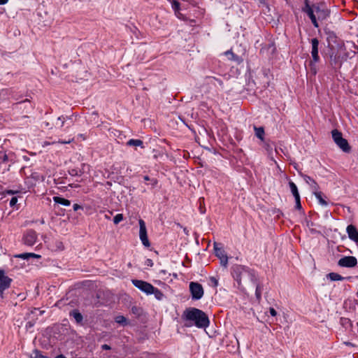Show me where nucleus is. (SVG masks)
<instances>
[{"label": "nucleus", "mask_w": 358, "mask_h": 358, "mask_svg": "<svg viewBox=\"0 0 358 358\" xmlns=\"http://www.w3.org/2000/svg\"><path fill=\"white\" fill-rule=\"evenodd\" d=\"M182 317L185 320V326L187 327L195 325L198 328L203 329L207 327L210 323L208 315L196 308L185 309Z\"/></svg>", "instance_id": "nucleus-1"}, {"label": "nucleus", "mask_w": 358, "mask_h": 358, "mask_svg": "<svg viewBox=\"0 0 358 358\" xmlns=\"http://www.w3.org/2000/svg\"><path fill=\"white\" fill-rule=\"evenodd\" d=\"M231 269L233 277L238 286L241 285V281L245 283H257V278L253 270L242 265H234Z\"/></svg>", "instance_id": "nucleus-2"}, {"label": "nucleus", "mask_w": 358, "mask_h": 358, "mask_svg": "<svg viewBox=\"0 0 358 358\" xmlns=\"http://www.w3.org/2000/svg\"><path fill=\"white\" fill-rule=\"evenodd\" d=\"M328 54L330 66L335 71L341 69L343 62L348 57V53L343 52V48L329 50Z\"/></svg>", "instance_id": "nucleus-3"}, {"label": "nucleus", "mask_w": 358, "mask_h": 358, "mask_svg": "<svg viewBox=\"0 0 358 358\" xmlns=\"http://www.w3.org/2000/svg\"><path fill=\"white\" fill-rule=\"evenodd\" d=\"M332 138L335 143L345 152L350 151V146L346 139L343 138L342 133L337 129L331 131Z\"/></svg>", "instance_id": "nucleus-4"}, {"label": "nucleus", "mask_w": 358, "mask_h": 358, "mask_svg": "<svg viewBox=\"0 0 358 358\" xmlns=\"http://www.w3.org/2000/svg\"><path fill=\"white\" fill-rule=\"evenodd\" d=\"M314 8L317 21H324L329 17L330 10L327 8L324 2L314 3Z\"/></svg>", "instance_id": "nucleus-5"}, {"label": "nucleus", "mask_w": 358, "mask_h": 358, "mask_svg": "<svg viewBox=\"0 0 358 358\" xmlns=\"http://www.w3.org/2000/svg\"><path fill=\"white\" fill-rule=\"evenodd\" d=\"M302 12L307 14V15L309 17V18L311 20L312 24L315 28L319 27V23L316 17V15L315 14V10L314 8V4L310 6L309 4L308 0H304V6L301 9Z\"/></svg>", "instance_id": "nucleus-6"}, {"label": "nucleus", "mask_w": 358, "mask_h": 358, "mask_svg": "<svg viewBox=\"0 0 358 358\" xmlns=\"http://www.w3.org/2000/svg\"><path fill=\"white\" fill-rule=\"evenodd\" d=\"M302 12L307 14V15L309 17V18L311 20L312 24L315 28L319 27V23L316 17V15L315 14V10L314 8V4L310 6L309 4L308 0H304V6L301 9Z\"/></svg>", "instance_id": "nucleus-7"}, {"label": "nucleus", "mask_w": 358, "mask_h": 358, "mask_svg": "<svg viewBox=\"0 0 358 358\" xmlns=\"http://www.w3.org/2000/svg\"><path fill=\"white\" fill-rule=\"evenodd\" d=\"M189 291L192 294V298L194 300L201 299L204 293L202 285L195 282H191L189 283Z\"/></svg>", "instance_id": "nucleus-8"}, {"label": "nucleus", "mask_w": 358, "mask_h": 358, "mask_svg": "<svg viewBox=\"0 0 358 358\" xmlns=\"http://www.w3.org/2000/svg\"><path fill=\"white\" fill-rule=\"evenodd\" d=\"M327 41L329 50L343 48L342 43L338 41V38L334 32H329L327 34Z\"/></svg>", "instance_id": "nucleus-9"}, {"label": "nucleus", "mask_w": 358, "mask_h": 358, "mask_svg": "<svg viewBox=\"0 0 358 358\" xmlns=\"http://www.w3.org/2000/svg\"><path fill=\"white\" fill-rule=\"evenodd\" d=\"M132 284L141 291L147 294H151L153 292V285L141 280H132Z\"/></svg>", "instance_id": "nucleus-10"}, {"label": "nucleus", "mask_w": 358, "mask_h": 358, "mask_svg": "<svg viewBox=\"0 0 358 358\" xmlns=\"http://www.w3.org/2000/svg\"><path fill=\"white\" fill-rule=\"evenodd\" d=\"M139 237L140 239L143 243V245L145 247H149L150 245V243L149 242L148 235H147V229L145 222L140 219L139 221Z\"/></svg>", "instance_id": "nucleus-11"}, {"label": "nucleus", "mask_w": 358, "mask_h": 358, "mask_svg": "<svg viewBox=\"0 0 358 358\" xmlns=\"http://www.w3.org/2000/svg\"><path fill=\"white\" fill-rule=\"evenodd\" d=\"M357 264V260L355 257L346 256L340 259L338 262V265L341 267L352 268Z\"/></svg>", "instance_id": "nucleus-12"}, {"label": "nucleus", "mask_w": 358, "mask_h": 358, "mask_svg": "<svg viewBox=\"0 0 358 358\" xmlns=\"http://www.w3.org/2000/svg\"><path fill=\"white\" fill-rule=\"evenodd\" d=\"M214 250L215 256L220 260L221 265L224 267H227L228 265V257L224 250L222 248H219L217 243H214Z\"/></svg>", "instance_id": "nucleus-13"}, {"label": "nucleus", "mask_w": 358, "mask_h": 358, "mask_svg": "<svg viewBox=\"0 0 358 358\" xmlns=\"http://www.w3.org/2000/svg\"><path fill=\"white\" fill-rule=\"evenodd\" d=\"M36 239V232L32 229L27 231L23 237L24 243L28 246L34 245Z\"/></svg>", "instance_id": "nucleus-14"}, {"label": "nucleus", "mask_w": 358, "mask_h": 358, "mask_svg": "<svg viewBox=\"0 0 358 358\" xmlns=\"http://www.w3.org/2000/svg\"><path fill=\"white\" fill-rule=\"evenodd\" d=\"M12 280L4 275L3 271L0 270V295L3 296V292L10 287Z\"/></svg>", "instance_id": "nucleus-15"}, {"label": "nucleus", "mask_w": 358, "mask_h": 358, "mask_svg": "<svg viewBox=\"0 0 358 358\" xmlns=\"http://www.w3.org/2000/svg\"><path fill=\"white\" fill-rule=\"evenodd\" d=\"M311 45H312V50H311V55L313 58V62L316 63L319 62L320 57L318 55V45H319V41L317 38H313L311 39Z\"/></svg>", "instance_id": "nucleus-16"}, {"label": "nucleus", "mask_w": 358, "mask_h": 358, "mask_svg": "<svg viewBox=\"0 0 358 358\" xmlns=\"http://www.w3.org/2000/svg\"><path fill=\"white\" fill-rule=\"evenodd\" d=\"M346 232L350 240L353 241L358 245V230L353 224H350L346 228Z\"/></svg>", "instance_id": "nucleus-17"}, {"label": "nucleus", "mask_w": 358, "mask_h": 358, "mask_svg": "<svg viewBox=\"0 0 358 358\" xmlns=\"http://www.w3.org/2000/svg\"><path fill=\"white\" fill-rule=\"evenodd\" d=\"M299 175L303 178L305 182L310 187L313 192L319 189L320 187L314 179H313L311 177L306 174H303L301 172H299Z\"/></svg>", "instance_id": "nucleus-18"}, {"label": "nucleus", "mask_w": 358, "mask_h": 358, "mask_svg": "<svg viewBox=\"0 0 358 358\" xmlns=\"http://www.w3.org/2000/svg\"><path fill=\"white\" fill-rule=\"evenodd\" d=\"M69 315L75 319L77 324H81L83 322V317L78 310H72L70 311Z\"/></svg>", "instance_id": "nucleus-19"}, {"label": "nucleus", "mask_w": 358, "mask_h": 358, "mask_svg": "<svg viewBox=\"0 0 358 358\" xmlns=\"http://www.w3.org/2000/svg\"><path fill=\"white\" fill-rule=\"evenodd\" d=\"M227 56H229V59L231 61L236 62L237 64H240L243 61V59L235 55L231 50H227L224 52Z\"/></svg>", "instance_id": "nucleus-20"}, {"label": "nucleus", "mask_w": 358, "mask_h": 358, "mask_svg": "<svg viewBox=\"0 0 358 358\" xmlns=\"http://www.w3.org/2000/svg\"><path fill=\"white\" fill-rule=\"evenodd\" d=\"M15 257L17 258H20V259H27V260L31 257L36 258V259H40L41 257V255H36L35 253H31V252H25V253L19 254V255H15Z\"/></svg>", "instance_id": "nucleus-21"}, {"label": "nucleus", "mask_w": 358, "mask_h": 358, "mask_svg": "<svg viewBox=\"0 0 358 358\" xmlns=\"http://www.w3.org/2000/svg\"><path fill=\"white\" fill-rule=\"evenodd\" d=\"M127 145L144 148L143 142L140 139H130L127 142Z\"/></svg>", "instance_id": "nucleus-22"}, {"label": "nucleus", "mask_w": 358, "mask_h": 358, "mask_svg": "<svg viewBox=\"0 0 358 358\" xmlns=\"http://www.w3.org/2000/svg\"><path fill=\"white\" fill-rule=\"evenodd\" d=\"M53 201L56 203H59L64 206H69L71 205V201L69 200L60 196H54Z\"/></svg>", "instance_id": "nucleus-23"}, {"label": "nucleus", "mask_w": 358, "mask_h": 358, "mask_svg": "<svg viewBox=\"0 0 358 358\" xmlns=\"http://www.w3.org/2000/svg\"><path fill=\"white\" fill-rule=\"evenodd\" d=\"M252 285L256 287V289H255V296H256V298H257L258 301H260V300L262 299V290H263V287H262V285L258 283L257 280V283L256 284H252Z\"/></svg>", "instance_id": "nucleus-24"}, {"label": "nucleus", "mask_w": 358, "mask_h": 358, "mask_svg": "<svg viewBox=\"0 0 358 358\" xmlns=\"http://www.w3.org/2000/svg\"><path fill=\"white\" fill-rule=\"evenodd\" d=\"M313 194L318 200L320 204L324 206H327L328 205V203L322 198L321 192H318L317 190L316 192H314Z\"/></svg>", "instance_id": "nucleus-25"}, {"label": "nucleus", "mask_w": 358, "mask_h": 358, "mask_svg": "<svg viewBox=\"0 0 358 358\" xmlns=\"http://www.w3.org/2000/svg\"><path fill=\"white\" fill-rule=\"evenodd\" d=\"M115 322L122 325L126 326L128 322L127 318L123 315H118L115 318Z\"/></svg>", "instance_id": "nucleus-26"}, {"label": "nucleus", "mask_w": 358, "mask_h": 358, "mask_svg": "<svg viewBox=\"0 0 358 358\" xmlns=\"http://www.w3.org/2000/svg\"><path fill=\"white\" fill-rule=\"evenodd\" d=\"M255 135L257 138H259L261 140L264 139V129L263 127H255Z\"/></svg>", "instance_id": "nucleus-27"}, {"label": "nucleus", "mask_w": 358, "mask_h": 358, "mask_svg": "<svg viewBox=\"0 0 358 358\" xmlns=\"http://www.w3.org/2000/svg\"><path fill=\"white\" fill-rule=\"evenodd\" d=\"M152 294H153L155 295V297L157 300H162L164 296V295L162 292V291L159 290V289L155 287L154 286H153V292H152Z\"/></svg>", "instance_id": "nucleus-28"}, {"label": "nucleus", "mask_w": 358, "mask_h": 358, "mask_svg": "<svg viewBox=\"0 0 358 358\" xmlns=\"http://www.w3.org/2000/svg\"><path fill=\"white\" fill-rule=\"evenodd\" d=\"M329 278L333 281H337L341 280L343 279V277H342L341 275L336 273H330L329 274Z\"/></svg>", "instance_id": "nucleus-29"}, {"label": "nucleus", "mask_w": 358, "mask_h": 358, "mask_svg": "<svg viewBox=\"0 0 358 358\" xmlns=\"http://www.w3.org/2000/svg\"><path fill=\"white\" fill-rule=\"evenodd\" d=\"M210 83H212L215 86H217L218 85L220 87H222L223 82L221 80L215 78L214 77L210 78Z\"/></svg>", "instance_id": "nucleus-30"}, {"label": "nucleus", "mask_w": 358, "mask_h": 358, "mask_svg": "<svg viewBox=\"0 0 358 358\" xmlns=\"http://www.w3.org/2000/svg\"><path fill=\"white\" fill-rule=\"evenodd\" d=\"M209 285L213 287H217L218 286V280L214 276L210 277Z\"/></svg>", "instance_id": "nucleus-31"}, {"label": "nucleus", "mask_w": 358, "mask_h": 358, "mask_svg": "<svg viewBox=\"0 0 358 358\" xmlns=\"http://www.w3.org/2000/svg\"><path fill=\"white\" fill-rule=\"evenodd\" d=\"M69 173L71 176H81L83 173V171L81 170H78L76 169H72L69 170Z\"/></svg>", "instance_id": "nucleus-32"}, {"label": "nucleus", "mask_w": 358, "mask_h": 358, "mask_svg": "<svg viewBox=\"0 0 358 358\" xmlns=\"http://www.w3.org/2000/svg\"><path fill=\"white\" fill-rule=\"evenodd\" d=\"M289 186L290 187V190H291L292 194H294V193H297L299 192L298 188L294 182L290 180L289 182Z\"/></svg>", "instance_id": "nucleus-33"}, {"label": "nucleus", "mask_w": 358, "mask_h": 358, "mask_svg": "<svg viewBox=\"0 0 358 358\" xmlns=\"http://www.w3.org/2000/svg\"><path fill=\"white\" fill-rule=\"evenodd\" d=\"M123 220V215L122 214H117L113 218V222L115 224H119L121 221Z\"/></svg>", "instance_id": "nucleus-34"}, {"label": "nucleus", "mask_w": 358, "mask_h": 358, "mask_svg": "<svg viewBox=\"0 0 358 358\" xmlns=\"http://www.w3.org/2000/svg\"><path fill=\"white\" fill-rule=\"evenodd\" d=\"M31 358H47L46 357L42 355L40 351L36 350L34 351L33 355L31 356Z\"/></svg>", "instance_id": "nucleus-35"}, {"label": "nucleus", "mask_w": 358, "mask_h": 358, "mask_svg": "<svg viewBox=\"0 0 358 358\" xmlns=\"http://www.w3.org/2000/svg\"><path fill=\"white\" fill-rule=\"evenodd\" d=\"M131 312L133 314L139 316L141 314V308L137 306H133L131 308Z\"/></svg>", "instance_id": "nucleus-36"}, {"label": "nucleus", "mask_w": 358, "mask_h": 358, "mask_svg": "<svg viewBox=\"0 0 358 358\" xmlns=\"http://www.w3.org/2000/svg\"><path fill=\"white\" fill-rule=\"evenodd\" d=\"M64 124V118L63 116L59 117L57 118V121L56 122V125H58L59 127H62Z\"/></svg>", "instance_id": "nucleus-37"}, {"label": "nucleus", "mask_w": 358, "mask_h": 358, "mask_svg": "<svg viewBox=\"0 0 358 358\" xmlns=\"http://www.w3.org/2000/svg\"><path fill=\"white\" fill-rule=\"evenodd\" d=\"M341 324L343 326L347 325V324L351 325V321L348 318H341Z\"/></svg>", "instance_id": "nucleus-38"}, {"label": "nucleus", "mask_w": 358, "mask_h": 358, "mask_svg": "<svg viewBox=\"0 0 358 358\" xmlns=\"http://www.w3.org/2000/svg\"><path fill=\"white\" fill-rule=\"evenodd\" d=\"M17 198L15 196L12 197L10 201V207L15 206V204L17 203Z\"/></svg>", "instance_id": "nucleus-39"}, {"label": "nucleus", "mask_w": 358, "mask_h": 358, "mask_svg": "<svg viewBox=\"0 0 358 358\" xmlns=\"http://www.w3.org/2000/svg\"><path fill=\"white\" fill-rule=\"evenodd\" d=\"M0 159L1 160V162H6L8 159V155L6 153H3L2 155L0 156Z\"/></svg>", "instance_id": "nucleus-40"}, {"label": "nucleus", "mask_w": 358, "mask_h": 358, "mask_svg": "<svg viewBox=\"0 0 358 358\" xmlns=\"http://www.w3.org/2000/svg\"><path fill=\"white\" fill-rule=\"evenodd\" d=\"M296 202V208L298 209V210H300L301 209V199H297L295 201Z\"/></svg>", "instance_id": "nucleus-41"}, {"label": "nucleus", "mask_w": 358, "mask_h": 358, "mask_svg": "<svg viewBox=\"0 0 358 358\" xmlns=\"http://www.w3.org/2000/svg\"><path fill=\"white\" fill-rule=\"evenodd\" d=\"M73 208L74 211H77L79 209H83V207L81 206H80L79 204H78V203H75L73 206Z\"/></svg>", "instance_id": "nucleus-42"}, {"label": "nucleus", "mask_w": 358, "mask_h": 358, "mask_svg": "<svg viewBox=\"0 0 358 358\" xmlns=\"http://www.w3.org/2000/svg\"><path fill=\"white\" fill-rule=\"evenodd\" d=\"M145 265L148 266H152V265H153L152 260L150 259H147L145 261Z\"/></svg>", "instance_id": "nucleus-43"}, {"label": "nucleus", "mask_w": 358, "mask_h": 358, "mask_svg": "<svg viewBox=\"0 0 358 358\" xmlns=\"http://www.w3.org/2000/svg\"><path fill=\"white\" fill-rule=\"evenodd\" d=\"M269 313L272 316H275L277 315V312L273 308H269Z\"/></svg>", "instance_id": "nucleus-44"}, {"label": "nucleus", "mask_w": 358, "mask_h": 358, "mask_svg": "<svg viewBox=\"0 0 358 358\" xmlns=\"http://www.w3.org/2000/svg\"><path fill=\"white\" fill-rule=\"evenodd\" d=\"M101 348L105 350H109L111 349L110 346L107 344H103L101 345Z\"/></svg>", "instance_id": "nucleus-45"}, {"label": "nucleus", "mask_w": 358, "mask_h": 358, "mask_svg": "<svg viewBox=\"0 0 358 358\" xmlns=\"http://www.w3.org/2000/svg\"><path fill=\"white\" fill-rule=\"evenodd\" d=\"M34 324L32 322H28L26 324V328L29 329V328L32 327L34 326Z\"/></svg>", "instance_id": "nucleus-46"}, {"label": "nucleus", "mask_w": 358, "mask_h": 358, "mask_svg": "<svg viewBox=\"0 0 358 358\" xmlns=\"http://www.w3.org/2000/svg\"><path fill=\"white\" fill-rule=\"evenodd\" d=\"M293 196L294 197L295 201L297 200V199H299V200L300 199V195H299V192L297 193H294L293 194Z\"/></svg>", "instance_id": "nucleus-47"}, {"label": "nucleus", "mask_w": 358, "mask_h": 358, "mask_svg": "<svg viewBox=\"0 0 358 358\" xmlns=\"http://www.w3.org/2000/svg\"><path fill=\"white\" fill-rule=\"evenodd\" d=\"M7 192V194H12V195H13V194H15L17 192L13 191V190H7V192Z\"/></svg>", "instance_id": "nucleus-48"}, {"label": "nucleus", "mask_w": 358, "mask_h": 358, "mask_svg": "<svg viewBox=\"0 0 358 358\" xmlns=\"http://www.w3.org/2000/svg\"><path fill=\"white\" fill-rule=\"evenodd\" d=\"M200 212H201V213H202V214L205 213V212H206V209H205V208H204V207H202V206H200Z\"/></svg>", "instance_id": "nucleus-49"}, {"label": "nucleus", "mask_w": 358, "mask_h": 358, "mask_svg": "<svg viewBox=\"0 0 358 358\" xmlns=\"http://www.w3.org/2000/svg\"><path fill=\"white\" fill-rule=\"evenodd\" d=\"M8 0H0V5L6 4Z\"/></svg>", "instance_id": "nucleus-50"}, {"label": "nucleus", "mask_w": 358, "mask_h": 358, "mask_svg": "<svg viewBox=\"0 0 358 358\" xmlns=\"http://www.w3.org/2000/svg\"><path fill=\"white\" fill-rule=\"evenodd\" d=\"M259 3L262 5H266L265 0H258Z\"/></svg>", "instance_id": "nucleus-51"}, {"label": "nucleus", "mask_w": 358, "mask_h": 358, "mask_svg": "<svg viewBox=\"0 0 358 358\" xmlns=\"http://www.w3.org/2000/svg\"><path fill=\"white\" fill-rule=\"evenodd\" d=\"M55 358H66V357L64 355H59L56 356Z\"/></svg>", "instance_id": "nucleus-52"}, {"label": "nucleus", "mask_w": 358, "mask_h": 358, "mask_svg": "<svg viewBox=\"0 0 358 358\" xmlns=\"http://www.w3.org/2000/svg\"><path fill=\"white\" fill-rule=\"evenodd\" d=\"M143 179L145 180V181H148L150 180V177L148 176H143Z\"/></svg>", "instance_id": "nucleus-53"}, {"label": "nucleus", "mask_w": 358, "mask_h": 358, "mask_svg": "<svg viewBox=\"0 0 358 358\" xmlns=\"http://www.w3.org/2000/svg\"><path fill=\"white\" fill-rule=\"evenodd\" d=\"M69 186L71 187H79V185L77 184H70Z\"/></svg>", "instance_id": "nucleus-54"}, {"label": "nucleus", "mask_w": 358, "mask_h": 358, "mask_svg": "<svg viewBox=\"0 0 358 358\" xmlns=\"http://www.w3.org/2000/svg\"><path fill=\"white\" fill-rule=\"evenodd\" d=\"M269 149H271H271H272V148H271L269 145H266V150H268Z\"/></svg>", "instance_id": "nucleus-55"}, {"label": "nucleus", "mask_w": 358, "mask_h": 358, "mask_svg": "<svg viewBox=\"0 0 358 358\" xmlns=\"http://www.w3.org/2000/svg\"><path fill=\"white\" fill-rule=\"evenodd\" d=\"M45 124L47 127H48L50 126V123L49 122H45Z\"/></svg>", "instance_id": "nucleus-56"}, {"label": "nucleus", "mask_w": 358, "mask_h": 358, "mask_svg": "<svg viewBox=\"0 0 358 358\" xmlns=\"http://www.w3.org/2000/svg\"><path fill=\"white\" fill-rule=\"evenodd\" d=\"M175 5H176V7L179 6V3L178 2H176V1L175 2Z\"/></svg>", "instance_id": "nucleus-57"}, {"label": "nucleus", "mask_w": 358, "mask_h": 358, "mask_svg": "<svg viewBox=\"0 0 358 358\" xmlns=\"http://www.w3.org/2000/svg\"><path fill=\"white\" fill-rule=\"evenodd\" d=\"M312 70L313 71V73L315 74L316 73V70L313 69V68H312Z\"/></svg>", "instance_id": "nucleus-58"}, {"label": "nucleus", "mask_w": 358, "mask_h": 358, "mask_svg": "<svg viewBox=\"0 0 358 358\" xmlns=\"http://www.w3.org/2000/svg\"><path fill=\"white\" fill-rule=\"evenodd\" d=\"M70 142H71V141H65V142H62V143H70Z\"/></svg>", "instance_id": "nucleus-59"}, {"label": "nucleus", "mask_w": 358, "mask_h": 358, "mask_svg": "<svg viewBox=\"0 0 358 358\" xmlns=\"http://www.w3.org/2000/svg\"><path fill=\"white\" fill-rule=\"evenodd\" d=\"M201 200H203V198H199L200 203L201 202Z\"/></svg>", "instance_id": "nucleus-60"}, {"label": "nucleus", "mask_w": 358, "mask_h": 358, "mask_svg": "<svg viewBox=\"0 0 358 358\" xmlns=\"http://www.w3.org/2000/svg\"><path fill=\"white\" fill-rule=\"evenodd\" d=\"M355 303L358 306V301L357 300L355 301Z\"/></svg>", "instance_id": "nucleus-61"}, {"label": "nucleus", "mask_w": 358, "mask_h": 358, "mask_svg": "<svg viewBox=\"0 0 358 358\" xmlns=\"http://www.w3.org/2000/svg\"><path fill=\"white\" fill-rule=\"evenodd\" d=\"M357 294V296H358V293Z\"/></svg>", "instance_id": "nucleus-62"}]
</instances>
